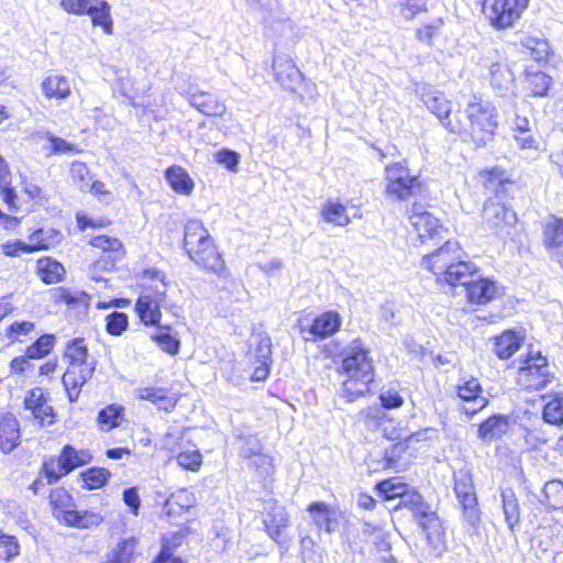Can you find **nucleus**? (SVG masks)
<instances>
[{"instance_id": "obj_1", "label": "nucleus", "mask_w": 563, "mask_h": 563, "mask_svg": "<svg viewBox=\"0 0 563 563\" xmlns=\"http://www.w3.org/2000/svg\"><path fill=\"white\" fill-rule=\"evenodd\" d=\"M428 110L439 120L448 133L464 142L482 147L494 141L499 128L496 106L483 95L474 93L464 110L454 108L445 95L439 93L426 101Z\"/></svg>"}, {"instance_id": "obj_2", "label": "nucleus", "mask_w": 563, "mask_h": 563, "mask_svg": "<svg viewBox=\"0 0 563 563\" xmlns=\"http://www.w3.org/2000/svg\"><path fill=\"white\" fill-rule=\"evenodd\" d=\"M336 373L342 377L341 397L353 402L372 394L376 366L371 347L357 336L343 351Z\"/></svg>"}, {"instance_id": "obj_3", "label": "nucleus", "mask_w": 563, "mask_h": 563, "mask_svg": "<svg viewBox=\"0 0 563 563\" xmlns=\"http://www.w3.org/2000/svg\"><path fill=\"white\" fill-rule=\"evenodd\" d=\"M463 247L456 240H446L441 246L422 257L427 271L434 275L435 283L451 290L467 284L479 273L472 261L461 260Z\"/></svg>"}, {"instance_id": "obj_4", "label": "nucleus", "mask_w": 563, "mask_h": 563, "mask_svg": "<svg viewBox=\"0 0 563 563\" xmlns=\"http://www.w3.org/2000/svg\"><path fill=\"white\" fill-rule=\"evenodd\" d=\"M181 247L186 256L206 274L227 276L223 252L200 219H189L184 224Z\"/></svg>"}, {"instance_id": "obj_5", "label": "nucleus", "mask_w": 563, "mask_h": 563, "mask_svg": "<svg viewBox=\"0 0 563 563\" xmlns=\"http://www.w3.org/2000/svg\"><path fill=\"white\" fill-rule=\"evenodd\" d=\"M62 356L66 363L62 384L68 400L75 402L78 400L82 387L92 378L96 361L90 358L88 343L82 336L68 340L64 345Z\"/></svg>"}, {"instance_id": "obj_6", "label": "nucleus", "mask_w": 563, "mask_h": 563, "mask_svg": "<svg viewBox=\"0 0 563 563\" xmlns=\"http://www.w3.org/2000/svg\"><path fill=\"white\" fill-rule=\"evenodd\" d=\"M384 180V194L395 202H407L426 189L420 173H412L407 158L386 164Z\"/></svg>"}, {"instance_id": "obj_7", "label": "nucleus", "mask_w": 563, "mask_h": 563, "mask_svg": "<svg viewBox=\"0 0 563 563\" xmlns=\"http://www.w3.org/2000/svg\"><path fill=\"white\" fill-rule=\"evenodd\" d=\"M92 460L93 455L89 449L66 443L57 454L43 457L38 474L46 485H54L75 470L90 464Z\"/></svg>"}, {"instance_id": "obj_8", "label": "nucleus", "mask_w": 563, "mask_h": 563, "mask_svg": "<svg viewBox=\"0 0 563 563\" xmlns=\"http://www.w3.org/2000/svg\"><path fill=\"white\" fill-rule=\"evenodd\" d=\"M554 377L548 357L540 351L528 350L517 360L515 383L521 390L539 391L551 384Z\"/></svg>"}, {"instance_id": "obj_9", "label": "nucleus", "mask_w": 563, "mask_h": 563, "mask_svg": "<svg viewBox=\"0 0 563 563\" xmlns=\"http://www.w3.org/2000/svg\"><path fill=\"white\" fill-rule=\"evenodd\" d=\"M53 516L67 527L89 529L102 522L100 514L74 509L75 499L64 486L52 488L47 496Z\"/></svg>"}, {"instance_id": "obj_10", "label": "nucleus", "mask_w": 563, "mask_h": 563, "mask_svg": "<svg viewBox=\"0 0 563 563\" xmlns=\"http://www.w3.org/2000/svg\"><path fill=\"white\" fill-rule=\"evenodd\" d=\"M531 0H482V13L497 31L514 27L529 8Z\"/></svg>"}, {"instance_id": "obj_11", "label": "nucleus", "mask_w": 563, "mask_h": 563, "mask_svg": "<svg viewBox=\"0 0 563 563\" xmlns=\"http://www.w3.org/2000/svg\"><path fill=\"white\" fill-rule=\"evenodd\" d=\"M141 292L134 302V313L145 328L159 327L163 318L162 308L166 302V289L157 286L141 285Z\"/></svg>"}, {"instance_id": "obj_12", "label": "nucleus", "mask_w": 563, "mask_h": 563, "mask_svg": "<svg viewBox=\"0 0 563 563\" xmlns=\"http://www.w3.org/2000/svg\"><path fill=\"white\" fill-rule=\"evenodd\" d=\"M453 490L457 499L463 518L472 526L481 521V508L475 492L473 477L468 472L454 473Z\"/></svg>"}, {"instance_id": "obj_13", "label": "nucleus", "mask_w": 563, "mask_h": 563, "mask_svg": "<svg viewBox=\"0 0 563 563\" xmlns=\"http://www.w3.org/2000/svg\"><path fill=\"white\" fill-rule=\"evenodd\" d=\"M465 301L470 307H485L505 294V288L494 277L477 276L464 284Z\"/></svg>"}, {"instance_id": "obj_14", "label": "nucleus", "mask_w": 563, "mask_h": 563, "mask_svg": "<svg viewBox=\"0 0 563 563\" xmlns=\"http://www.w3.org/2000/svg\"><path fill=\"white\" fill-rule=\"evenodd\" d=\"M342 325V317L335 310H324L317 314L310 324L297 322L298 332L305 341H323L336 334Z\"/></svg>"}, {"instance_id": "obj_15", "label": "nucleus", "mask_w": 563, "mask_h": 563, "mask_svg": "<svg viewBox=\"0 0 563 563\" xmlns=\"http://www.w3.org/2000/svg\"><path fill=\"white\" fill-rule=\"evenodd\" d=\"M49 402V393L38 386L29 389L23 398L24 409L41 428L51 427L57 421V412Z\"/></svg>"}, {"instance_id": "obj_16", "label": "nucleus", "mask_w": 563, "mask_h": 563, "mask_svg": "<svg viewBox=\"0 0 563 563\" xmlns=\"http://www.w3.org/2000/svg\"><path fill=\"white\" fill-rule=\"evenodd\" d=\"M477 178L482 188L494 194L493 199L509 198L512 189L519 187L518 181L511 177L510 173L499 165L479 169Z\"/></svg>"}, {"instance_id": "obj_17", "label": "nucleus", "mask_w": 563, "mask_h": 563, "mask_svg": "<svg viewBox=\"0 0 563 563\" xmlns=\"http://www.w3.org/2000/svg\"><path fill=\"white\" fill-rule=\"evenodd\" d=\"M307 511L318 534L334 533L345 519L344 512L338 505H330L324 501L310 503L307 506Z\"/></svg>"}, {"instance_id": "obj_18", "label": "nucleus", "mask_w": 563, "mask_h": 563, "mask_svg": "<svg viewBox=\"0 0 563 563\" xmlns=\"http://www.w3.org/2000/svg\"><path fill=\"white\" fill-rule=\"evenodd\" d=\"M416 522L424 534L432 552L437 556L441 555L446 550V536L439 515L430 508L427 512L420 514Z\"/></svg>"}, {"instance_id": "obj_19", "label": "nucleus", "mask_w": 563, "mask_h": 563, "mask_svg": "<svg viewBox=\"0 0 563 563\" xmlns=\"http://www.w3.org/2000/svg\"><path fill=\"white\" fill-rule=\"evenodd\" d=\"M87 244L99 253V260L104 262L102 267L106 269L114 268L117 262L121 261L126 254L123 242L119 238L108 234L92 235Z\"/></svg>"}, {"instance_id": "obj_20", "label": "nucleus", "mask_w": 563, "mask_h": 563, "mask_svg": "<svg viewBox=\"0 0 563 563\" xmlns=\"http://www.w3.org/2000/svg\"><path fill=\"white\" fill-rule=\"evenodd\" d=\"M542 245L563 268V218L550 216L542 225Z\"/></svg>"}, {"instance_id": "obj_21", "label": "nucleus", "mask_w": 563, "mask_h": 563, "mask_svg": "<svg viewBox=\"0 0 563 563\" xmlns=\"http://www.w3.org/2000/svg\"><path fill=\"white\" fill-rule=\"evenodd\" d=\"M136 398L141 401H148L158 410L173 411L180 394L170 386L147 385L136 389Z\"/></svg>"}, {"instance_id": "obj_22", "label": "nucleus", "mask_w": 563, "mask_h": 563, "mask_svg": "<svg viewBox=\"0 0 563 563\" xmlns=\"http://www.w3.org/2000/svg\"><path fill=\"white\" fill-rule=\"evenodd\" d=\"M482 214L484 220L496 230L512 228L519 221L517 212L501 199H486Z\"/></svg>"}, {"instance_id": "obj_23", "label": "nucleus", "mask_w": 563, "mask_h": 563, "mask_svg": "<svg viewBox=\"0 0 563 563\" xmlns=\"http://www.w3.org/2000/svg\"><path fill=\"white\" fill-rule=\"evenodd\" d=\"M409 219L413 232L422 243L440 239L448 231L441 221L427 210H416L413 208Z\"/></svg>"}, {"instance_id": "obj_24", "label": "nucleus", "mask_w": 563, "mask_h": 563, "mask_svg": "<svg viewBox=\"0 0 563 563\" xmlns=\"http://www.w3.org/2000/svg\"><path fill=\"white\" fill-rule=\"evenodd\" d=\"M262 522L266 534L274 541H278L289 527L290 517L284 505L277 500H271L262 512Z\"/></svg>"}, {"instance_id": "obj_25", "label": "nucleus", "mask_w": 563, "mask_h": 563, "mask_svg": "<svg viewBox=\"0 0 563 563\" xmlns=\"http://www.w3.org/2000/svg\"><path fill=\"white\" fill-rule=\"evenodd\" d=\"M21 443L20 422L11 411H0V451L10 453Z\"/></svg>"}, {"instance_id": "obj_26", "label": "nucleus", "mask_w": 563, "mask_h": 563, "mask_svg": "<svg viewBox=\"0 0 563 563\" xmlns=\"http://www.w3.org/2000/svg\"><path fill=\"white\" fill-rule=\"evenodd\" d=\"M483 386L479 383L478 378L474 376L465 377L461 382H459L455 386L456 397L463 402H475L477 400L481 401L478 408L473 410H465V413L468 417H473L484 408L488 406L489 400L483 397Z\"/></svg>"}, {"instance_id": "obj_27", "label": "nucleus", "mask_w": 563, "mask_h": 563, "mask_svg": "<svg viewBox=\"0 0 563 563\" xmlns=\"http://www.w3.org/2000/svg\"><path fill=\"white\" fill-rule=\"evenodd\" d=\"M190 532L188 527L179 531L163 534L161 538V549L153 558L151 563H186L181 556H175L174 552L183 544L184 539Z\"/></svg>"}, {"instance_id": "obj_28", "label": "nucleus", "mask_w": 563, "mask_h": 563, "mask_svg": "<svg viewBox=\"0 0 563 563\" xmlns=\"http://www.w3.org/2000/svg\"><path fill=\"white\" fill-rule=\"evenodd\" d=\"M271 354V340L268 338H261L256 345L255 352L250 353V362L253 367L251 380L263 382L268 377L272 362Z\"/></svg>"}, {"instance_id": "obj_29", "label": "nucleus", "mask_w": 563, "mask_h": 563, "mask_svg": "<svg viewBox=\"0 0 563 563\" xmlns=\"http://www.w3.org/2000/svg\"><path fill=\"white\" fill-rule=\"evenodd\" d=\"M525 334L514 329H507L493 339V352L503 361L509 360L523 345Z\"/></svg>"}, {"instance_id": "obj_30", "label": "nucleus", "mask_w": 563, "mask_h": 563, "mask_svg": "<svg viewBox=\"0 0 563 563\" xmlns=\"http://www.w3.org/2000/svg\"><path fill=\"white\" fill-rule=\"evenodd\" d=\"M43 97L49 101L62 102L69 98L73 92L71 84L68 77L59 74H51L41 82Z\"/></svg>"}, {"instance_id": "obj_31", "label": "nucleus", "mask_w": 563, "mask_h": 563, "mask_svg": "<svg viewBox=\"0 0 563 563\" xmlns=\"http://www.w3.org/2000/svg\"><path fill=\"white\" fill-rule=\"evenodd\" d=\"M35 274L44 285H55L65 279L66 268L55 257L44 255L35 262Z\"/></svg>"}, {"instance_id": "obj_32", "label": "nucleus", "mask_w": 563, "mask_h": 563, "mask_svg": "<svg viewBox=\"0 0 563 563\" xmlns=\"http://www.w3.org/2000/svg\"><path fill=\"white\" fill-rule=\"evenodd\" d=\"M90 18L95 27H100L103 33L111 35L113 33V20L111 7L106 0H90L88 5L81 12V16Z\"/></svg>"}, {"instance_id": "obj_33", "label": "nucleus", "mask_w": 563, "mask_h": 563, "mask_svg": "<svg viewBox=\"0 0 563 563\" xmlns=\"http://www.w3.org/2000/svg\"><path fill=\"white\" fill-rule=\"evenodd\" d=\"M164 177L169 188L177 195L191 196L195 190V180L181 165L173 164L165 168Z\"/></svg>"}, {"instance_id": "obj_34", "label": "nucleus", "mask_w": 563, "mask_h": 563, "mask_svg": "<svg viewBox=\"0 0 563 563\" xmlns=\"http://www.w3.org/2000/svg\"><path fill=\"white\" fill-rule=\"evenodd\" d=\"M523 89L531 98L545 97L553 85L552 77L538 69L526 68L522 78Z\"/></svg>"}, {"instance_id": "obj_35", "label": "nucleus", "mask_w": 563, "mask_h": 563, "mask_svg": "<svg viewBox=\"0 0 563 563\" xmlns=\"http://www.w3.org/2000/svg\"><path fill=\"white\" fill-rule=\"evenodd\" d=\"M53 300L56 305H64L67 309L86 312L90 307L91 297L85 290H71L67 287L53 289Z\"/></svg>"}, {"instance_id": "obj_36", "label": "nucleus", "mask_w": 563, "mask_h": 563, "mask_svg": "<svg viewBox=\"0 0 563 563\" xmlns=\"http://www.w3.org/2000/svg\"><path fill=\"white\" fill-rule=\"evenodd\" d=\"M510 419L506 415L495 413L483 420L477 427V437L485 442L500 439L509 430Z\"/></svg>"}, {"instance_id": "obj_37", "label": "nucleus", "mask_w": 563, "mask_h": 563, "mask_svg": "<svg viewBox=\"0 0 563 563\" xmlns=\"http://www.w3.org/2000/svg\"><path fill=\"white\" fill-rule=\"evenodd\" d=\"M125 420V408L120 404H109L98 411L96 424L100 432H110Z\"/></svg>"}, {"instance_id": "obj_38", "label": "nucleus", "mask_w": 563, "mask_h": 563, "mask_svg": "<svg viewBox=\"0 0 563 563\" xmlns=\"http://www.w3.org/2000/svg\"><path fill=\"white\" fill-rule=\"evenodd\" d=\"M189 103L208 117H221L225 113V106L217 96L207 91L191 93Z\"/></svg>"}, {"instance_id": "obj_39", "label": "nucleus", "mask_w": 563, "mask_h": 563, "mask_svg": "<svg viewBox=\"0 0 563 563\" xmlns=\"http://www.w3.org/2000/svg\"><path fill=\"white\" fill-rule=\"evenodd\" d=\"M63 241V233L55 228H36L29 234L32 252L48 251Z\"/></svg>"}, {"instance_id": "obj_40", "label": "nucleus", "mask_w": 563, "mask_h": 563, "mask_svg": "<svg viewBox=\"0 0 563 563\" xmlns=\"http://www.w3.org/2000/svg\"><path fill=\"white\" fill-rule=\"evenodd\" d=\"M408 445L397 442L386 449L382 455L380 463L383 471H405L409 461L407 459Z\"/></svg>"}, {"instance_id": "obj_41", "label": "nucleus", "mask_w": 563, "mask_h": 563, "mask_svg": "<svg viewBox=\"0 0 563 563\" xmlns=\"http://www.w3.org/2000/svg\"><path fill=\"white\" fill-rule=\"evenodd\" d=\"M36 333V323L31 320H14L4 329L9 345L25 344Z\"/></svg>"}, {"instance_id": "obj_42", "label": "nucleus", "mask_w": 563, "mask_h": 563, "mask_svg": "<svg viewBox=\"0 0 563 563\" xmlns=\"http://www.w3.org/2000/svg\"><path fill=\"white\" fill-rule=\"evenodd\" d=\"M112 473L102 466H90L78 474L81 488L85 490H97L103 488L110 481Z\"/></svg>"}, {"instance_id": "obj_43", "label": "nucleus", "mask_w": 563, "mask_h": 563, "mask_svg": "<svg viewBox=\"0 0 563 563\" xmlns=\"http://www.w3.org/2000/svg\"><path fill=\"white\" fill-rule=\"evenodd\" d=\"M157 331L151 335V340L166 354L175 356L180 351V340L170 324L155 327Z\"/></svg>"}, {"instance_id": "obj_44", "label": "nucleus", "mask_w": 563, "mask_h": 563, "mask_svg": "<svg viewBox=\"0 0 563 563\" xmlns=\"http://www.w3.org/2000/svg\"><path fill=\"white\" fill-rule=\"evenodd\" d=\"M409 487L410 485L402 481V478L393 476L378 481L375 484L374 489L383 500L390 501L406 495Z\"/></svg>"}, {"instance_id": "obj_45", "label": "nucleus", "mask_w": 563, "mask_h": 563, "mask_svg": "<svg viewBox=\"0 0 563 563\" xmlns=\"http://www.w3.org/2000/svg\"><path fill=\"white\" fill-rule=\"evenodd\" d=\"M44 139L47 142L46 156L77 155L82 153V148L70 141H67L52 132H45Z\"/></svg>"}, {"instance_id": "obj_46", "label": "nucleus", "mask_w": 563, "mask_h": 563, "mask_svg": "<svg viewBox=\"0 0 563 563\" xmlns=\"http://www.w3.org/2000/svg\"><path fill=\"white\" fill-rule=\"evenodd\" d=\"M139 541L135 537L121 539L101 563H132Z\"/></svg>"}, {"instance_id": "obj_47", "label": "nucleus", "mask_w": 563, "mask_h": 563, "mask_svg": "<svg viewBox=\"0 0 563 563\" xmlns=\"http://www.w3.org/2000/svg\"><path fill=\"white\" fill-rule=\"evenodd\" d=\"M57 344V336L54 333H42L35 338L26 347L27 353L33 360H43L47 357Z\"/></svg>"}, {"instance_id": "obj_48", "label": "nucleus", "mask_w": 563, "mask_h": 563, "mask_svg": "<svg viewBox=\"0 0 563 563\" xmlns=\"http://www.w3.org/2000/svg\"><path fill=\"white\" fill-rule=\"evenodd\" d=\"M321 219L328 223L345 227L351 222L346 206L333 200H328L320 211Z\"/></svg>"}, {"instance_id": "obj_49", "label": "nucleus", "mask_w": 563, "mask_h": 563, "mask_svg": "<svg viewBox=\"0 0 563 563\" xmlns=\"http://www.w3.org/2000/svg\"><path fill=\"white\" fill-rule=\"evenodd\" d=\"M501 508L509 529L515 531L520 522V506L512 489L501 490Z\"/></svg>"}, {"instance_id": "obj_50", "label": "nucleus", "mask_w": 563, "mask_h": 563, "mask_svg": "<svg viewBox=\"0 0 563 563\" xmlns=\"http://www.w3.org/2000/svg\"><path fill=\"white\" fill-rule=\"evenodd\" d=\"M402 508L410 510L413 519L418 520L419 515L427 512L431 507L424 501L420 492L410 486L406 495L400 498V501L395 507L396 510Z\"/></svg>"}, {"instance_id": "obj_51", "label": "nucleus", "mask_w": 563, "mask_h": 563, "mask_svg": "<svg viewBox=\"0 0 563 563\" xmlns=\"http://www.w3.org/2000/svg\"><path fill=\"white\" fill-rule=\"evenodd\" d=\"M542 418L553 426L563 424V396L553 394L542 408Z\"/></svg>"}, {"instance_id": "obj_52", "label": "nucleus", "mask_w": 563, "mask_h": 563, "mask_svg": "<svg viewBox=\"0 0 563 563\" xmlns=\"http://www.w3.org/2000/svg\"><path fill=\"white\" fill-rule=\"evenodd\" d=\"M21 554V544L13 534L0 528V563H9Z\"/></svg>"}, {"instance_id": "obj_53", "label": "nucleus", "mask_w": 563, "mask_h": 563, "mask_svg": "<svg viewBox=\"0 0 563 563\" xmlns=\"http://www.w3.org/2000/svg\"><path fill=\"white\" fill-rule=\"evenodd\" d=\"M129 324V316L122 311H112L104 317V329L111 336L122 335L128 330Z\"/></svg>"}, {"instance_id": "obj_54", "label": "nucleus", "mask_w": 563, "mask_h": 563, "mask_svg": "<svg viewBox=\"0 0 563 563\" xmlns=\"http://www.w3.org/2000/svg\"><path fill=\"white\" fill-rule=\"evenodd\" d=\"M69 177L73 184L84 191L91 180V172L85 162L73 161L69 165Z\"/></svg>"}, {"instance_id": "obj_55", "label": "nucleus", "mask_w": 563, "mask_h": 563, "mask_svg": "<svg viewBox=\"0 0 563 563\" xmlns=\"http://www.w3.org/2000/svg\"><path fill=\"white\" fill-rule=\"evenodd\" d=\"M543 501L552 508L563 507V483L560 481H550L543 486Z\"/></svg>"}, {"instance_id": "obj_56", "label": "nucleus", "mask_w": 563, "mask_h": 563, "mask_svg": "<svg viewBox=\"0 0 563 563\" xmlns=\"http://www.w3.org/2000/svg\"><path fill=\"white\" fill-rule=\"evenodd\" d=\"M178 466L188 472H198L202 465V455L199 450H181L175 455Z\"/></svg>"}, {"instance_id": "obj_57", "label": "nucleus", "mask_w": 563, "mask_h": 563, "mask_svg": "<svg viewBox=\"0 0 563 563\" xmlns=\"http://www.w3.org/2000/svg\"><path fill=\"white\" fill-rule=\"evenodd\" d=\"M530 57L540 63H548L552 56L550 45L547 41L540 38H529L526 43Z\"/></svg>"}, {"instance_id": "obj_58", "label": "nucleus", "mask_w": 563, "mask_h": 563, "mask_svg": "<svg viewBox=\"0 0 563 563\" xmlns=\"http://www.w3.org/2000/svg\"><path fill=\"white\" fill-rule=\"evenodd\" d=\"M76 220V228L78 231L84 232L88 229L90 230H100L106 229L112 224V220L109 218H99V219H92L88 214L84 212H77L75 214Z\"/></svg>"}, {"instance_id": "obj_59", "label": "nucleus", "mask_w": 563, "mask_h": 563, "mask_svg": "<svg viewBox=\"0 0 563 563\" xmlns=\"http://www.w3.org/2000/svg\"><path fill=\"white\" fill-rule=\"evenodd\" d=\"M443 26V19L437 18L428 23L422 24L416 30V36L420 42L431 45L434 38L439 35Z\"/></svg>"}, {"instance_id": "obj_60", "label": "nucleus", "mask_w": 563, "mask_h": 563, "mask_svg": "<svg viewBox=\"0 0 563 563\" xmlns=\"http://www.w3.org/2000/svg\"><path fill=\"white\" fill-rule=\"evenodd\" d=\"M0 198L10 212H19L21 210L19 192L12 183L0 186Z\"/></svg>"}, {"instance_id": "obj_61", "label": "nucleus", "mask_w": 563, "mask_h": 563, "mask_svg": "<svg viewBox=\"0 0 563 563\" xmlns=\"http://www.w3.org/2000/svg\"><path fill=\"white\" fill-rule=\"evenodd\" d=\"M1 252L7 257H18L22 254H32V246L22 240H8L0 245Z\"/></svg>"}, {"instance_id": "obj_62", "label": "nucleus", "mask_w": 563, "mask_h": 563, "mask_svg": "<svg viewBox=\"0 0 563 563\" xmlns=\"http://www.w3.org/2000/svg\"><path fill=\"white\" fill-rule=\"evenodd\" d=\"M241 156L238 152L222 148L214 154V161L223 165L229 172H236Z\"/></svg>"}, {"instance_id": "obj_63", "label": "nucleus", "mask_w": 563, "mask_h": 563, "mask_svg": "<svg viewBox=\"0 0 563 563\" xmlns=\"http://www.w3.org/2000/svg\"><path fill=\"white\" fill-rule=\"evenodd\" d=\"M22 192L35 205H44L48 202V196L37 184L31 181L22 183Z\"/></svg>"}, {"instance_id": "obj_64", "label": "nucleus", "mask_w": 563, "mask_h": 563, "mask_svg": "<svg viewBox=\"0 0 563 563\" xmlns=\"http://www.w3.org/2000/svg\"><path fill=\"white\" fill-rule=\"evenodd\" d=\"M122 500L133 516H137L141 508V498L136 486L128 487L122 492Z\"/></svg>"}]
</instances>
